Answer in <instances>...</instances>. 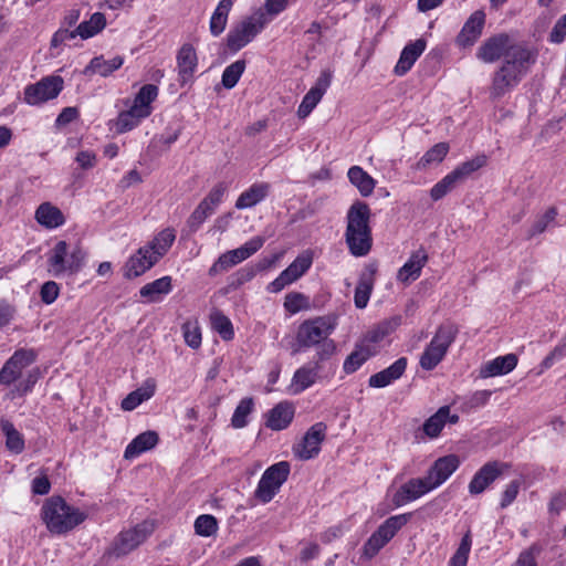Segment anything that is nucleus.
Listing matches in <instances>:
<instances>
[{
    "label": "nucleus",
    "instance_id": "43",
    "mask_svg": "<svg viewBox=\"0 0 566 566\" xmlns=\"http://www.w3.org/2000/svg\"><path fill=\"white\" fill-rule=\"evenodd\" d=\"M176 239L174 229L166 228L161 230L154 240L145 245L150 249L154 255H158V260L167 253Z\"/></svg>",
    "mask_w": 566,
    "mask_h": 566
},
{
    "label": "nucleus",
    "instance_id": "7",
    "mask_svg": "<svg viewBox=\"0 0 566 566\" xmlns=\"http://www.w3.org/2000/svg\"><path fill=\"white\" fill-rule=\"evenodd\" d=\"M458 333L459 328L455 324L450 322L441 324L420 357L421 368L432 370L443 359Z\"/></svg>",
    "mask_w": 566,
    "mask_h": 566
},
{
    "label": "nucleus",
    "instance_id": "46",
    "mask_svg": "<svg viewBox=\"0 0 566 566\" xmlns=\"http://www.w3.org/2000/svg\"><path fill=\"white\" fill-rule=\"evenodd\" d=\"M313 258L310 252L300 254L283 272L292 282L298 280L312 265Z\"/></svg>",
    "mask_w": 566,
    "mask_h": 566
},
{
    "label": "nucleus",
    "instance_id": "12",
    "mask_svg": "<svg viewBox=\"0 0 566 566\" xmlns=\"http://www.w3.org/2000/svg\"><path fill=\"white\" fill-rule=\"evenodd\" d=\"M327 426L324 422L314 423L304 434L302 440L293 446L294 455L303 461L315 458L321 451V444L325 440Z\"/></svg>",
    "mask_w": 566,
    "mask_h": 566
},
{
    "label": "nucleus",
    "instance_id": "45",
    "mask_svg": "<svg viewBox=\"0 0 566 566\" xmlns=\"http://www.w3.org/2000/svg\"><path fill=\"white\" fill-rule=\"evenodd\" d=\"M449 416V407L443 406L439 408V410L427 419L423 423V431L430 438H437L442 428L447 422V417Z\"/></svg>",
    "mask_w": 566,
    "mask_h": 566
},
{
    "label": "nucleus",
    "instance_id": "55",
    "mask_svg": "<svg viewBox=\"0 0 566 566\" xmlns=\"http://www.w3.org/2000/svg\"><path fill=\"white\" fill-rule=\"evenodd\" d=\"M557 210L555 207L548 208L544 214L539 216L528 230V238L543 233L547 227L555 220Z\"/></svg>",
    "mask_w": 566,
    "mask_h": 566
},
{
    "label": "nucleus",
    "instance_id": "28",
    "mask_svg": "<svg viewBox=\"0 0 566 566\" xmlns=\"http://www.w3.org/2000/svg\"><path fill=\"white\" fill-rule=\"evenodd\" d=\"M517 365V356L515 354H507L499 356L490 361H486L480 370L483 378L505 375L512 371Z\"/></svg>",
    "mask_w": 566,
    "mask_h": 566
},
{
    "label": "nucleus",
    "instance_id": "21",
    "mask_svg": "<svg viewBox=\"0 0 566 566\" xmlns=\"http://www.w3.org/2000/svg\"><path fill=\"white\" fill-rule=\"evenodd\" d=\"M485 22V13L481 10L473 12L464 23L457 36V43L461 46L472 45L481 35Z\"/></svg>",
    "mask_w": 566,
    "mask_h": 566
},
{
    "label": "nucleus",
    "instance_id": "58",
    "mask_svg": "<svg viewBox=\"0 0 566 566\" xmlns=\"http://www.w3.org/2000/svg\"><path fill=\"white\" fill-rule=\"evenodd\" d=\"M227 190V184L219 182L209 191V193L201 201L206 202L207 206H209L214 211L219 203L222 201Z\"/></svg>",
    "mask_w": 566,
    "mask_h": 566
},
{
    "label": "nucleus",
    "instance_id": "9",
    "mask_svg": "<svg viewBox=\"0 0 566 566\" xmlns=\"http://www.w3.org/2000/svg\"><path fill=\"white\" fill-rule=\"evenodd\" d=\"M291 465L287 461H281L269 467L262 474L254 496L262 503H269L287 480Z\"/></svg>",
    "mask_w": 566,
    "mask_h": 566
},
{
    "label": "nucleus",
    "instance_id": "26",
    "mask_svg": "<svg viewBox=\"0 0 566 566\" xmlns=\"http://www.w3.org/2000/svg\"><path fill=\"white\" fill-rule=\"evenodd\" d=\"M426 49V41L418 39L411 43H408L395 66V74L402 76L410 71L418 57L423 53Z\"/></svg>",
    "mask_w": 566,
    "mask_h": 566
},
{
    "label": "nucleus",
    "instance_id": "32",
    "mask_svg": "<svg viewBox=\"0 0 566 566\" xmlns=\"http://www.w3.org/2000/svg\"><path fill=\"white\" fill-rule=\"evenodd\" d=\"M156 385L153 379H147L144 385L136 390L129 392L120 402V407L125 411H132L144 401L150 399L155 394Z\"/></svg>",
    "mask_w": 566,
    "mask_h": 566
},
{
    "label": "nucleus",
    "instance_id": "52",
    "mask_svg": "<svg viewBox=\"0 0 566 566\" xmlns=\"http://www.w3.org/2000/svg\"><path fill=\"white\" fill-rule=\"evenodd\" d=\"M214 211L209 206H207L206 202L201 201L187 220L189 232L195 233L205 222V220Z\"/></svg>",
    "mask_w": 566,
    "mask_h": 566
},
{
    "label": "nucleus",
    "instance_id": "8",
    "mask_svg": "<svg viewBox=\"0 0 566 566\" xmlns=\"http://www.w3.org/2000/svg\"><path fill=\"white\" fill-rule=\"evenodd\" d=\"M485 164L486 156L484 155H479L460 164L431 188V199L434 201L442 199L447 193L460 184L464 182L474 171L482 168Z\"/></svg>",
    "mask_w": 566,
    "mask_h": 566
},
{
    "label": "nucleus",
    "instance_id": "38",
    "mask_svg": "<svg viewBox=\"0 0 566 566\" xmlns=\"http://www.w3.org/2000/svg\"><path fill=\"white\" fill-rule=\"evenodd\" d=\"M158 96V87L154 84H146L140 87L134 98L132 107H136L137 112L145 118L151 114V102Z\"/></svg>",
    "mask_w": 566,
    "mask_h": 566
},
{
    "label": "nucleus",
    "instance_id": "54",
    "mask_svg": "<svg viewBox=\"0 0 566 566\" xmlns=\"http://www.w3.org/2000/svg\"><path fill=\"white\" fill-rule=\"evenodd\" d=\"M471 544H472L471 534H470V531H468L463 535L458 549L455 551V553L449 560V566H467L469 553L471 549Z\"/></svg>",
    "mask_w": 566,
    "mask_h": 566
},
{
    "label": "nucleus",
    "instance_id": "23",
    "mask_svg": "<svg viewBox=\"0 0 566 566\" xmlns=\"http://www.w3.org/2000/svg\"><path fill=\"white\" fill-rule=\"evenodd\" d=\"M407 367V358L400 357L389 367L385 368L381 371H378L371 375L368 379L369 387L373 388H384L390 385L392 381L399 379Z\"/></svg>",
    "mask_w": 566,
    "mask_h": 566
},
{
    "label": "nucleus",
    "instance_id": "40",
    "mask_svg": "<svg viewBox=\"0 0 566 566\" xmlns=\"http://www.w3.org/2000/svg\"><path fill=\"white\" fill-rule=\"evenodd\" d=\"M397 323L390 321H384L369 329L364 337L359 340L365 347L376 348V345L380 343L387 335H389L396 327Z\"/></svg>",
    "mask_w": 566,
    "mask_h": 566
},
{
    "label": "nucleus",
    "instance_id": "1",
    "mask_svg": "<svg viewBox=\"0 0 566 566\" xmlns=\"http://www.w3.org/2000/svg\"><path fill=\"white\" fill-rule=\"evenodd\" d=\"M535 63V54L521 44H513L506 52V60L494 73L490 95L496 99L518 85L531 64Z\"/></svg>",
    "mask_w": 566,
    "mask_h": 566
},
{
    "label": "nucleus",
    "instance_id": "42",
    "mask_svg": "<svg viewBox=\"0 0 566 566\" xmlns=\"http://www.w3.org/2000/svg\"><path fill=\"white\" fill-rule=\"evenodd\" d=\"M106 27V18L104 13L95 12L90 20L81 22L76 28V33L81 39H90L99 33Z\"/></svg>",
    "mask_w": 566,
    "mask_h": 566
},
{
    "label": "nucleus",
    "instance_id": "5",
    "mask_svg": "<svg viewBox=\"0 0 566 566\" xmlns=\"http://www.w3.org/2000/svg\"><path fill=\"white\" fill-rule=\"evenodd\" d=\"M335 327L336 321L331 316H318L304 321L297 328L292 354L312 348L326 340L334 332Z\"/></svg>",
    "mask_w": 566,
    "mask_h": 566
},
{
    "label": "nucleus",
    "instance_id": "33",
    "mask_svg": "<svg viewBox=\"0 0 566 566\" xmlns=\"http://www.w3.org/2000/svg\"><path fill=\"white\" fill-rule=\"evenodd\" d=\"M233 7V0H220L214 9L210 22L209 31L211 35L219 36L227 28L228 17Z\"/></svg>",
    "mask_w": 566,
    "mask_h": 566
},
{
    "label": "nucleus",
    "instance_id": "39",
    "mask_svg": "<svg viewBox=\"0 0 566 566\" xmlns=\"http://www.w3.org/2000/svg\"><path fill=\"white\" fill-rule=\"evenodd\" d=\"M0 428L6 436V447L9 451L19 454L24 450V439L8 419L0 420Z\"/></svg>",
    "mask_w": 566,
    "mask_h": 566
},
{
    "label": "nucleus",
    "instance_id": "63",
    "mask_svg": "<svg viewBox=\"0 0 566 566\" xmlns=\"http://www.w3.org/2000/svg\"><path fill=\"white\" fill-rule=\"evenodd\" d=\"M541 552V548L534 544L530 548L523 551L516 563L515 566H537L536 564V555H538Z\"/></svg>",
    "mask_w": 566,
    "mask_h": 566
},
{
    "label": "nucleus",
    "instance_id": "48",
    "mask_svg": "<svg viewBox=\"0 0 566 566\" xmlns=\"http://www.w3.org/2000/svg\"><path fill=\"white\" fill-rule=\"evenodd\" d=\"M449 153L448 143H438L432 146L418 161L419 168H427L432 164L441 163Z\"/></svg>",
    "mask_w": 566,
    "mask_h": 566
},
{
    "label": "nucleus",
    "instance_id": "31",
    "mask_svg": "<svg viewBox=\"0 0 566 566\" xmlns=\"http://www.w3.org/2000/svg\"><path fill=\"white\" fill-rule=\"evenodd\" d=\"M270 191V185L266 182L253 184L249 189L243 191L235 201L237 209L252 208L261 202Z\"/></svg>",
    "mask_w": 566,
    "mask_h": 566
},
{
    "label": "nucleus",
    "instance_id": "20",
    "mask_svg": "<svg viewBox=\"0 0 566 566\" xmlns=\"http://www.w3.org/2000/svg\"><path fill=\"white\" fill-rule=\"evenodd\" d=\"M197 65L198 57L196 50L191 44H184L177 54V69L181 85L192 80Z\"/></svg>",
    "mask_w": 566,
    "mask_h": 566
},
{
    "label": "nucleus",
    "instance_id": "4",
    "mask_svg": "<svg viewBox=\"0 0 566 566\" xmlns=\"http://www.w3.org/2000/svg\"><path fill=\"white\" fill-rule=\"evenodd\" d=\"M269 22L270 18H268L262 9L244 17L241 21L235 23L227 34L226 46L228 51L237 53L247 46L262 32Z\"/></svg>",
    "mask_w": 566,
    "mask_h": 566
},
{
    "label": "nucleus",
    "instance_id": "53",
    "mask_svg": "<svg viewBox=\"0 0 566 566\" xmlns=\"http://www.w3.org/2000/svg\"><path fill=\"white\" fill-rule=\"evenodd\" d=\"M143 118H145V117L142 116V114H139L137 112L136 107L130 106V108L128 111L122 112L118 115L117 123H116L117 130L119 133L130 130L134 127H136Z\"/></svg>",
    "mask_w": 566,
    "mask_h": 566
},
{
    "label": "nucleus",
    "instance_id": "62",
    "mask_svg": "<svg viewBox=\"0 0 566 566\" xmlns=\"http://www.w3.org/2000/svg\"><path fill=\"white\" fill-rule=\"evenodd\" d=\"M305 302L306 297L302 293L292 292L285 296L284 307L287 312L294 314L303 308Z\"/></svg>",
    "mask_w": 566,
    "mask_h": 566
},
{
    "label": "nucleus",
    "instance_id": "18",
    "mask_svg": "<svg viewBox=\"0 0 566 566\" xmlns=\"http://www.w3.org/2000/svg\"><path fill=\"white\" fill-rule=\"evenodd\" d=\"M460 460L454 454L439 458L427 472V480L432 489L440 486L459 468Z\"/></svg>",
    "mask_w": 566,
    "mask_h": 566
},
{
    "label": "nucleus",
    "instance_id": "3",
    "mask_svg": "<svg viewBox=\"0 0 566 566\" xmlns=\"http://www.w3.org/2000/svg\"><path fill=\"white\" fill-rule=\"evenodd\" d=\"M41 516L52 534H65L82 524L87 514L70 505L61 496L49 497L42 509Z\"/></svg>",
    "mask_w": 566,
    "mask_h": 566
},
{
    "label": "nucleus",
    "instance_id": "64",
    "mask_svg": "<svg viewBox=\"0 0 566 566\" xmlns=\"http://www.w3.org/2000/svg\"><path fill=\"white\" fill-rule=\"evenodd\" d=\"M60 287L54 281L45 282L40 291L41 301L45 304H52L59 296Z\"/></svg>",
    "mask_w": 566,
    "mask_h": 566
},
{
    "label": "nucleus",
    "instance_id": "50",
    "mask_svg": "<svg viewBox=\"0 0 566 566\" xmlns=\"http://www.w3.org/2000/svg\"><path fill=\"white\" fill-rule=\"evenodd\" d=\"M245 70V61L244 60H238L227 66L222 73V85L230 90L233 88L237 83L239 82L241 75L243 74Z\"/></svg>",
    "mask_w": 566,
    "mask_h": 566
},
{
    "label": "nucleus",
    "instance_id": "36",
    "mask_svg": "<svg viewBox=\"0 0 566 566\" xmlns=\"http://www.w3.org/2000/svg\"><path fill=\"white\" fill-rule=\"evenodd\" d=\"M376 348L365 347L361 343H357L355 349L347 356L344 361V371L346 374H353L359 369L365 361L371 356L376 355Z\"/></svg>",
    "mask_w": 566,
    "mask_h": 566
},
{
    "label": "nucleus",
    "instance_id": "56",
    "mask_svg": "<svg viewBox=\"0 0 566 566\" xmlns=\"http://www.w3.org/2000/svg\"><path fill=\"white\" fill-rule=\"evenodd\" d=\"M322 95L314 92L313 90H310L305 96L303 97L298 108H297V116L300 118L307 117L312 111L316 107V105L321 102Z\"/></svg>",
    "mask_w": 566,
    "mask_h": 566
},
{
    "label": "nucleus",
    "instance_id": "35",
    "mask_svg": "<svg viewBox=\"0 0 566 566\" xmlns=\"http://www.w3.org/2000/svg\"><path fill=\"white\" fill-rule=\"evenodd\" d=\"M171 277L163 276L144 285L139 293L147 302L154 303L160 301L163 295H167L171 291Z\"/></svg>",
    "mask_w": 566,
    "mask_h": 566
},
{
    "label": "nucleus",
    "instance_id": "2",
    "mask_svg": "<svg viewBox=\"0 0 566 566\" xmlns=\"http://www.w3.org/2000/svg\"><path fill=\"white\" fill-rule=\"evenodd\" d=\"M370 216L369 206L359 200L355 201L347 211L345 242L353 256H365L371 250Z\"/></svg>",
    "mask_w": 566,
    "mask_h": 566
},
{
    "label": "nucleus",
    "instance_id": "11",
    "mask_svg": "<svg viewBox=\"0 0 566 566\" xmlns=\"http://www.w3.org/2000/svg\"><path fill=\"white\" fill-rule=\"evenodd\" d=\"M153 531L154 525L151 523L143 522L128 531L119 533L109 551V554L114 555L115 557H120L128 554L138 547L147 538V536L153 533Z\"/></svg>",
    "mask_w": 566,
    "mask_h": 566
},
{
    "label": "nucleus",
    "instance_id": "34",
    "mask_svg": "<svg viewBox=\"0 0 566 566\" xmlns=\"http://www.w3.org/2000/svg\"><path fill=\"white\" fill-rule=\"evenodd\" d=\"M347 177L363 197H369L376 186L375 179L368 175L361 167L353 166L348 169Z\"/></svg>",
    "mask_w": 566,
    "mask_h": 566
},
{
    "label": "nucleus",
    "instance_id": "29",
    "mask_svg": "<svg viewBox=\"0 0 566 566\" xmlns=\"http://www.w3.org/2000/svg\"><path fill=\"white\" fill-rule=\"evenodd\" d=\"M158 434L155 431H145L138 434L132 442L126 447L124 458L127 460L135 459L143 452L153 449L158 443Z\"/></svg>",
    "mask_w": 566,
    "mask_h": 566
},
{
    "label": "nucleus",
    "instance_id": "17",
    "mask_svg": "<svg viewBox=\"0 0 566 566\" xmlns=\"http://www.w3.org/2000/svg\"><path fill=\"white\" fill-rule=\"evenodd\" d=\"M158 261V255H154L149 248L142 247L125 263L124 276L137 277L151 269Z\"/></svg>",
    "mask_w": 566,
    "mask_h": 566
},
{
    "label": "nucleus",
    "instance_id": "30",
    "mask_svg": "<svg viewBox=\"0 0 566 566\" xmlns=\"http://www.w3.org/2000/svg\"><path fill=\"white\" fill-rule=\"evenodd\" d=\"M35 220L46 229H55L64 224L62 211L51 202L41 203L35 211Z\"/></svg>",
    "mask_w": 566,
    "mask_h": 566
},
{
    "label": "nucleus",
    "instance_id": "44",
    "mask_svg": "<svg viewBox=\"0 0 566 566\" xmlns=\"http://www.w3.org/2000/svg\"><path fill=\"white\" fill-rule=\"evenodd\" d=\"M273 260L264 259L260 261L255 266L249 265L240 269L233 274L232 285L238 287L249 281H251L258 272L264 271L273 264Z\"/></svg>",
    "mask_w": 566,
    "mask_h": 566
},
{
    "label": "nucleus",
    "instance_id": "22",
    "mask_svg": "<svg viewBox=\"0 0 566 566\" xmlns=\"http://www.w3.org/2000/svg\"><path fill=\"white\" fill-rule=\"evenodd\" d=\"M295 409L289 401L279 402L266 415L265 426L274 431H280L292 422Z\"/></svg>",
    "mask_w": 566,
    "mask_h": 566
},
{
    "label": "nucleus",
    "instance_id": "57",
    "mask_svg": "<svg viewBox=\"0 0 566 566\" xmlns=\"http://www.w3.org/2000/svg\"><path fill=\"white\" fill-rule=\"evenodd\" d=\"M182 332L186 344L191 348H198L201 345V333L197 323L186 322L182 325Z\"/></svg>",
    "mask_w": 566,
    "mask_h": 566
},
{
    "label": "nucleus",
    "instance_id": "61",
    "mask_svg": "<svg viewBox=\"0 0 566 566\" xmlns=\"http://www.w3.org/2000/svg\"><path fill=\"white\" fill-rule=\"evenodd\" d=\"M78 35L75 30H69L67 27H60L51 39V48H59L60 45L64 44L66 41L73 40Z\"/></svg>",
    "mask_w": 566,
    "mask_h": 566
},
{
    "label": "nucleus",
    "instance_id": "19",
    "mask_svg": "<svg viewBox=\"0 0 566 566\" xmlns=\"http://www.w3.org/2000/svg\"><path fill=\"white\" fill-rule=\"evenodd\" d=\"M510 36L507 34H497L488 39L478 51V57L485 62L492 63L499 60L502 55L506 59V52L512 46L509 45Z\"/></svg>",
    "mask_w": 566,
    "mask_h": 566
},
{
    "label": "nucleus",
    "instance_id": "15",
    "mask_svg": "<svg viewBox=\"0 0 566 566\" xmlns=\"http://www.w3.org/2000/svg\"><path fill=\"white\" fill-rule=\"evenodd\" d=\"M507 464L500 461H490L482 465L469 483V492L476 495L486 490L504 471Z\"/></svg>",
    "mask_w": 566,
    "mask_h": 566
},
{
    "label": "nucleus",
    "instance_id": "59",
    "mask_svg": "<svg viewBox=\"0 0 566 566\" xmlns=\"http://www.w3.org/2000/svg\"><path fill=\"white\" fill-rule=\"evenodd\" d=\"M314 347H316L314 364H317L318 366H321V363L329 359L336 352V344L333 339L329 338L315 345Z\"/></svg>",
    "mask_w": 566,
    "mask_h": 566
},
{
    "label": "nucleus",
    "instance_id": "41",
    "mask_svg": "<svg viewBox=\"0 0 566 566\" xmlns=\"http://www.w3.org/2000/svg\"><path fill=\"white\" fill-rule=\"evenodd\" d=\"M123 63L124 59L122 56H114L111 60H105L104 56L101 55L91 60L85 72L97 73L105 77L118 70Z\"/></svg>",
    "mask_w": 566,
    "mask_h": 566
},
{
    "label": "nucleus",
    "instance_id": "13",
    "mask_svg": "<svg viewBox=\"0 0 566 566\" xmlns=\"http://www.w3.org/2000/svg\"><path fill=\"white\" fill-rule=\"evenodd\" d=\"M35 358L36 355L32 349L15 350L0 369V384L4 386L13 384L20 378L22 370L34 363Z\"/></svg>",
    "mask_w": 566,
    "mask_h": 566
},
{
    "label": "nucleus",
    "instance_id": "24",
    "mask_svg": "<svg viewBox=\"0 0 566 566\" xmlns=\"http://www.w3.org/2000/svg\"><path fill=\"white\" fill-rule=\"evenodd\" d=\"M375 273L376 268L374 265H368L359 275L354 295L355 306L359 310L365 308L369 302L375 284Z\"/></svg>",
    "mask_w": 566,
    "mask_h": 566
},
{
    "label": "nucleus",
    "instance_id": "27",
    "mask_svg": "<svg viewBox=\"0 0 566 566\" xmlns=\"http://www.w3.org/2000/svg\"><path fill=\"white\" fill-rule=\"evenodd\" d=\"M321 366L317 364H306L295 370L290 386L293 395H298L313 386L318 377Z\"/></svg>",
    "mask_w": 566,
    "mask_h": 566
},
{
    "label": "nucleus",
    "instance_id": "49",
    "mask_svg": "<svg viewBox=\"0 0 566 566\" xmlns=\"http://www.w3.org/2000/svg\"><path fill=\"white\" fill-rule=\"evenodd\" d=\"M212 328L223 340H231L234 337V331L231 321L221 312L216 311L211 314Z\"/></svg>",
    "mask_w": 566,
    "mask_h": 566
},
{
    "label": "nucleus",
    "instance_id": "60",
    "mask_svg": "<svg viewBox=\"0 0 566 566\" xmlns=\"http://www.w3.org/2000/svg\"><path fill=\"white\" fill-rule=\"evenodd\" d=\"M385 545V542L374 532L363 546V556L367 559H371Z\"/></svg>",
    "mask_w": 566,
    "mask_h": 566
},
{
    "label": "nucleus",
    "instance_id": "25",
    "mask_svg": "<svg viewBox=\"0 0 566 566\" xmlns=\"http://www.w3.org/2000/svg\"><path fill=\"white\" fill-rule=\"evenodd\" d=\"M428 261V254L420 248L411 254L409 260L400 268L397 274L398 281L409 283L420 276L422 268Z\"/></svg>",
    "mask_w": 566,
    "mask_h": 566
},
{
    "label": "nucleus",
    "instance_id": "10",
    "mask_svg": "<svg viewBox=\"0 0 566 566\" xmlns=\"http://www.w3.org/2000/svg\"><path fill=\"white\" fill-rule=\"evenodd\" d=\"M64 87V80L60 75L42 77L35 84L27 85L23 99L29 105H40L59 96Z\"/></svg>",
    "mask_w": 566,
    "mask_h": 566
},
{
    "label": "nucleus",
    "instance_id": "6",
    "mask_svg": "<svg viewBox=\"0 0 566 566\" xmlns=\"http://www.w3.org/2000/svg\"><path fill=\"white\" fill-rule=\"evenodd\" d=\"M85 256L86 253L81 247L70 250L65 241H59L48 259L49 272L56 277L75 274L82 269Z\"/></svg>",
    "mask_w": 566,
    "mask_h": 566
},
{
    "label": "nucleus",
    "instance_id": "51",
    "mask_svg": "<svg viewBox=\"0 0 566 566\" xmlns=\"http://www.w3.org/2000/svg\"><path fill=\"white\" fill-rule=\"evenodd\" d=\"M193 527L197 535L209 537L217 533L218 521L213 515L202 514L196 518Z\"/></svg>",
    "mask_w": 566,
    "mask_h": 566
},
{
    "label": "nucleus",
    "instance_id": "47",
    "mask_svg": "<svg viewBox=\"0 0 566 566\" xmlns=\"http://www.w3.org/2000/svg\"><path fill=\"white\" fill-rule=\"evenodd\" d=\"M253 399L251 397L243 398L238 403L232 418L231 426L235 429L244 428L248 424V417L253 410Z\"/></svg>",
    "mask_w": 566,
    "mask_h": 566
},
{
    "label": "nucleus",
    "instance_id": "37",
    "mask_svg": "<svg viewBox=\"0 0 566 566\" xmlns=\"http://www.w3.org/2000/svg\"><path fill=\"white\" fill-rule=\"evenodd\" d=\"M410 516L411 513L390 516L380 524L375 533L385 542V544H387L397 534V532L408 523Z\"/></svg>",
    "mask_w": 566,
    "mask_h": 566
},
{
    "label": "nucleus",
    "instance_id": "14",
    "mask_svg": "<svg viewBox=\"0 0 566 566\" xmlns=\"http://www.w3.org/2000/svg\"><path fill=\"white\" fill-rule=\"evenodd\" d=\"M265 240L263 237H253L240 248L227 251L221 254L218 261L213 264L210 271H213L217 266L221 270H228L238 263L249 259L251 255L256 253L264 244Z\"/></svg>",
    "mask_w": 566,
    "mask_h": 566
},
{
    "label": "nucleus",
    "instance_id": "16",
    "mask_svg": "<svg viewBox=\"0 0 566 566\" xmlns=\"http://www.w3.org/2000/svg\"><path fill=\"white\" fill-rule=\"evenodd\" d=\"M432 490L433 489L426 476L410 479L394 494L392 503L395 506L400 507L409 502L416 501Z\"/></svg>",
    "mask_w": 566,
    "mask_h": 566
}]
</instances>
